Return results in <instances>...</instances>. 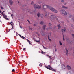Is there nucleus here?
I'll return each instance as SVG.
<instances>
[{"instance_id":"obj_1","label":"nucleus","mask_w":74,"mask_h":74,"mask_svg":"<svg viewBox=\"0 0 74 74\" xmlns=\"http://www.w3.org/2000/svg\"><path fill=\"white\" fill-rule=\"evenodd\" d=\"M42 7L43 8L44 10H45V9H47V8H48V9L49 5H45L44 4H43Z\"/></svg>"},{"instance_id":"obj_2","label":"nucleus","mask_w":74,"mask_h":74,"mask_svg":"<svg viewBox=\"0 0 74 74\" xmlns=\"http://www.w3.org/2000/svg\"><path fill=\"white\" fill-rule=\"evenodd\" d=\"M34 7L35 8H38V9L41 8V6H40L39 5H37L36 4L34 5Z\"/></svg>"},{"instance_id":"obj_3","label":"nucleus","mask_w":74,"mask_h":74,"mask_svg":"<svg viewBox=\"0 0 74 74\" xmlns=\"http://www.w3.org/2000/svg\"><path fill=\"white\" fill-rule=\"evenodd\" d=\"M2 14L3 15V18L5 19H6V20H9V19L8 18H7V15H5V14H4L3 12L2 13Z\"/></svg>"},{"instance_id":"obj_4","label":"nucleus","mask_w":74,"mask_h":74,"mask_svg":"<svg viewBox=\"0 0 74 74\" xmlns=\"http://www.w3.org/2000/svg\"><path fill=\"white\" fill-rule=\"evenodd\" d=\"M61 12L63 14L65 15H67V13L66 12V11L64 10H61Z\"/></svg>"},{"instance_id":"obj_5","label":"nucleus","mask_w":74,"mask_h":74,"mask_svg":"<svg viewBox=\"0 0 74 74\" xmlns=\"http://www.w3.org/2000/svg\"><path fill=\"white\" fill-rule=\"evenodd\" d=\"M48 9H49L50 10H51V11H52V12H53V10H54V9H55L53 7L49 6Z\"/></svg>"},{"instance_id":"obj_6","label":"nucleus","mask_w":74,"mask_h":74,"mask_svg":"<svg viewBox=\"0 0 74 74\" xmlns=\"http://www.w3.org/2000/svg\"><path fill=\"white\" fill-rule=\"evenodd\" d=\"M49 66L51 68L50 70H52V71H54V72H56V70H55V69L51 67V66L50 65H49Z\"/></svg>"},{"instance_id":"obj_7","label":"nucleus","mask_w":74,"mask_h":74,"mask_svg":"<svg viewBox=\"0 0 74 74\" xmlns=\"http://www.w3.org/2000/svg\"><path fill=\"white\" fill-rule=\"evenodd\" d=\"M37 15L38 16V17H40V16L42 18L44 16V14H40L39 13H38L37 14Z\"/></svg>"},{"instance_id":"obj_8","label":"nucleus","mask_w":74,"mask_h":74,"mask_svg":"<svg viewBox=\"0 0 74 74\" xmlns=\"http://www.w3.org/2000/svg\"><path fill=\"white\" fill-rule=\"evenodd\" d=\"M67 69H68V70H71V67H70V65H67Z\"/></svg>"},{"instance_id":"obj_9","label":"nucleus","mask_w":74,"mask_h":74,"mask_svg":"<svg viewBox=\"0 0 74 74\" xmlns=\"http://www.w3.org/2000/svg\"><path fill=\"white\" fill-rule=\"evenodd\" d=\"M54 17H55V15L53 14H52L50 16V18H51V19H53Z\"/></svg>"},{"instance_id":"obj_10","label":"nucleus","mask_w":74,"mask_h":74,"mask_svg":"<svg viewBox=\"0 0 74 74\" xmlns=\"http://www.w3.org/2000/svg\"><path fill=\"white\" fill-rule=\"evenodd\" d=\"M19 35L20 37L23 38V39H24V40H25L26 39V38H25V37L21 36V35L20 34H19Z\"/></svg>"},{"instance_id":"obj_11","label":"nucleus","mask_w":74,"mask_h":74,"mask_svg":"<svg viewBox=\"0 0 74 74\" xmlns=\"http://www.w3.org/2000/svg\"><path fill=\"white\" fill-rule=\"evenodd\" d=\"M66 68V67H65V66L64 64H62V69H65Z\"/></svg>"},{"instance_id":"obj_12","label":"nucleus","mask_w":74,"mask_h":74,"mask_svg":"<svg viewBox=\"0 0 74 74\" xmlns=\"http://www.w3.org/2000/svg\"><path fill=\"white\" fill-rule=\"evenodd\" d=\"M53 12H54L55 13H58V10L54 9Z\"/></svg>"},{"instance_id":"obj_13","label":"nucleus","mask_w":74,"mask_h":74,"mask_svg":"<svg viewBox=\"0 0 74 74\" xmlns=\"http://www.w3.org/2000/svg\"><path fill=\"white\" fill-rule=\"evenodd\" d=\"M9 3H10V4H11V5H12L13 3V1H12V0H9Z\"/></svg>"},{"instance_id":"obj_14","label":"nucleus","mask_w":74,"mask_h":74,"mask_svg":"<svg viewBox=\"0 0 74 74\" xmlns=\"http://www.w3.org/2000/svg\"><path fill=\"white\" fill-rule=\"evenodd\" d=\"M62 7L63 8H64L65 9H68V8L67 7H66L63 5L62 6Z\"/></svg>"},{"instance_id":"obj_15","label":"nucleus","mask_w":74,"mask_h":74,"mask_svg":"<svg viewBox=\"0 0 74 74\" xmlns=\"http://www.w3.org/2000/svg\"><path fill=\"white\" fill-rule=\"evenodd\" d=\"M45 67H46V68H47L48 69H49V70H51V69L49 68V67L48 66H45Z\"/></svg>"},{"instance_id":"obj_16","label":"nucleus","mask_w":74,"mask_h":74,"mask_svg":"<svg viewBox=\"0 0 74 74\" xmlns=\"http://www.w3.org/2000/svg\"><path fill=\"white\" fill-rule=\"evenodd\" d=\"M57 26L58 27V29H60V28L61 27L60 26V24L58 25Z\"/></svg>"},{"instance_id":"obj_17","label":"nucleus","mask_w":74,"mask_h":74,"mask_svg":"<svg viewBox=\"0 0 74 74\" xmlns=\"http://www.w3.org/2000/svg\"><path fill=\"white\" fill-rule=\"evenodd\" d=\"M10 24H11V25L12 26V28L13 29V25H14V23H13V22H10Z\"/></svg>"},{"instance_id":"obj_18","label":"nucleus","mask_w":74,"mask_h":74,"mask_svg":"<svg viewBox=\"0 0 74 74\" xmlns=\"http://www.w3.org/2000/svg\"><path fill=\"white\" fill-rule=\"evenodd\" d=\"M50 14H51V13H49L48 14H46L45 15V16H49Z\"/></svg>"},{"instance_id":"obj_19","label":"nucleus","mask_w":74,"mask_h":74,"mask_svg":"<svg viewBox=\"0 0 74 74\" xmlns=\"http://www.w3.org/2000/svg\"><path fill=\"white\" fill-rule=\"evenodd\" d=\"M27 42H29V43L30 44V45H32V44H31V43H30V41H29V40L28 39H27Z\"/></svg>"},{"instance_id":"obj_20","label":"nucleus","mask_w":74,"mask_h":74,"mask_svg":"<svg viewBox=\"0 0 74 74\" xmlns=\"http://www.w3.org/2000/svg\"><path fill=\"white\" fill-rule=\"evenodd\" d=\"M64 32H66V28H64V29H62V32H63V31H64Z\"/></svg>"},{"instance_id":"obj_21","label":"nucleus","mask_w":74,"mask_h":74,"mask_svg":"<svg viewBox=\"0 0 74 74\" xmlns=\"http://www.w3.org/2000/svg\"><path fill=\"white\" fill-rule=\"evenodd\" d=\"M66 55H67L68 54V50H67V49H66Z\"/></svg>"},{"instance_id":"obj_22","label":"nucleus","mask_w":74,"mask_h":74,"mask_svg":"<svg viewBox=\"0 0 74 74\" xmlns=\"http://www.w3.org/2000/svg\"><path fill=\"white\" fill-rule=\"evenodd\" d=\"M46 26V25H44L43 26V30L45 29V28Z\"/></svg>"},{"instance_id":"obj_23","label":"nucleus","mask_w":74,"mask_h":74,"mask_svg":"<svg viewBox=\"0 0 74 74\" xmlns=\"http://www.w3.org/2000/svg\"><path fill=\"white\" fill-rule=\"evenodd\" d=\"M40 24H41V25H42L43 23H44V22L42 21H41L40 22Z\"/></svg>"},{"instance_id":"obj_24","label":"nucleus","mask_w":74,"mask_h":74,"mask_svg":"<svg viewBox=\"0 0 74 74\" xmlns=\"http://www.w3.org/2000/svg\"><path fill=\"white\" fill-rule=\"evenodd\" d=\"M48 38L49 39V41H51V39H49V35H48Z\"/></svg>"},{"instance_id":"obj_25","label":"nucleus","mask_w":74,"mask_h":74,"mask_svg":"<svg viewBox=\"0 0 74 74\" xmlns=\"http://www.w3.org/2000/svg\"><path fill=\"white\" fill-rule=\"evenodd\" d=\"M29 28L30 30H33V28H32V27H29Z\"/></svg>"},{"instance_id":"obj_26","label":"nucleus","mask_w":74,"mask_h":74,"mask_svg":"<svg viewBox=\"0 0 74 74\" xmlns=\"http://www.w3.org/2000/svg\"><path fill=\"white\" fill-rule=\"evenodd\" d=\"M42 63H40V64H39V66H40V67H42Z\"/></svg>"},{"instance_id":"obj_27","label":"nucleus","mask_w":74,"mask_h":74,"mask_svg":"<svg viewBox=\"0 0 74 74\" xmlns=\"http://www.w3.org/2000/svg\"><path fill=\"white\" fill-rule=\"evenodd\" d=\"M59 43H60V44L61 45H62V42H61L60 41H59Z\"/></svg>"},{"instance_id":"obj_28","label":"nucleus","mask_w":74,"mask_h":74,"mask_svg":"<svg viewBox=\"0 0 74 74\" xmlns=\"http://www.w3.org/2000/svg\"><path fill=\"white\" fill-rule=\"evenodd\" d=\"M61 2H62V3H64V0H61Z\"/></svg>"},{"instance_id":"obj_29","label":"nucleus","mask_w":74,"mask_h":74,"mask_svg":"<svg viewBox=\"0 0 74 74\" xmlns=\"http://www.w3.org/2000/svg\"><path fill=\"white\" fill-rule=\"evenodd\" d=\"M71 27H72V28H73V29H74V27L73 26V25H71Z\"/></svg>"},{"instance_id":"obj_30","label":"nucleus","mask_w":74,"mask_h":74,"mask_svg":"<svg viewBox=\"0 0 74 74\" xmlns=\"http://www.w3.org/2000/svg\"><path fill=\"white\" fill-rule=\"evenodd\" d=\"M49 58L50 59H52V57H51V56H49Z\"/></svg>"},{"instance_id":"obj_31","label":"nucleus","mask_w":74,"mask_h":74,"mask_svg":"<svg viewBox=\"0 0 74 74\" xmlns=\"http://www.w3.org/2000/svg\"><path fill=\"white\" fill-rule=\"evenodd\" d=\"M34 4V2L32 1L31 3V4Z\"/></svg>"},{"instance_id":"obj_32","label":"nucleus","mask_w":74,"mask_h":74,"mask_svg":"<svg viewBox=\"0 0 74 74\" xmlns=\"http://www.w3.org/2000/svg\"><path fill=\"white\" fill-rule=\"evenodd\" d=\"M43 54L44 53H45V52H44L43 51H42L41 52Z\"/></svg>"},{"instance_id":"obj_33","label":"nucleus","mask_w":74,"mask_h":74,"mask_svg":"<svg viewBox=\"0 0 74 74\" xmlns=\"http://www.w3.org/2000/svg\"><path fill=\"white\" fill-rule=\"evenodd\" d=\"M33 38L34 41H36V39L34 38Z\"/></svg>"},{"instance_id":"obj_34","label":"nucleus","mask_w":74,"mask_h":74,"mask_svg":"<svg viewBox=\"0 0 74 74\" xmlns=\"http://www.w3.org/2000/svg\"><path fill=\"white\" fill-rule=\"evenodd\" d=\"M64 5H66L67 4V3H64Z\"/></svg>"},{"instance_id":"obj_35","label":"nucleus","mask_w":74,"mask_h":74,"mask_svg":"<svg viewBox=\"0 0 74 74\" xmlns=\"http://www.w3.org/2000/svg\"><path fill=\"white\" fill-rule=\"evenodd\" d=\"M40 40H38V41L36 40V42H40Z\"/></svg>"},{"instance_id":"obj_36","label":"nucleus","mask_w":74,"mask_h":74,"mask_svg":"<svg viewBox=\"0 0 74 74\" xmlns=\"http://www.w3.org/2000/svg\"><path fill=\"white\" fill-rule=\"evenodd\" d=\"M36 34H38V36H40V34H38V32H36Z\"/></svg>"},{"instance_id":"obj_37","label":"nucleus","mask_w":74,"mask_h":74,"mask_svg":"<svg viewBox=\"0 0 74 74\" xmlns=\"http://www.w3.org/2000/svg\"><path fill=\"white\" fill-rule=\"evenodd\" d=\"M58 21H59V22H60V23H61V22L62 21V20H59Z\"/></svg>"},{"instance_id":"obj_38","label":"nucleus","mask_w":74,"mask_h":74,"mask_svg":"<svg viewBox=\"0 0 74 74\" xmlns=\"http://www.w3.org/2000/svg\"><path fill=\"white\" fill-rule=\"evenodd\" d=\"M27 21H28V22L29 23H30V21H29V20H27Z\"/></svg>"},{"instance_id":"obj_39","label":"nucleus","mask_w":74,"mask_h":74,"mask_svg":"<svg viewBox=\"0 0 74 74\" xmlns=\"http://www.w3.org/2000/svg\"><path fill=\"white\" fill-rule=\"evenodd\" d=\"M52 25V24H51V23H49V26H51V25Z\"/></svg>"},{"instance_id":"obj_40","label":"nucleus","mask_w":74,"mask_h":74,"mask_svg":"<svg viewBox=\"0 0 74 74\" xmlns=\"http://www.w3.org/2000/svg\"><path fill=\"white\" fill-rule=\"evenodd\" d=\"M11 16L12 17H12L13 16V14H11Z\"/></svg>"},{"instance_id":"obj_41","label":"nucleus","mask_w":74,"mask_h":74,"mask_svg":"<svg viewBox=\"0 0 74 74\" xmlns=\"http://www.w3.org/2000/svg\"><path fill=\"white\" fill-rule=\"evenodd\" d=\"M72 37H74V34H72Z\"/></svg>"},{"instance_id":"obj_42","label":"nucleus","mask_w":74,"mask_h":74,"mask_svg":"<svg viewBox=\"0 0 74 74\" xmlns=\"http://www.w3.org/2000/svg\"><path fill=\"white\" fill-rule=\"evenodd\" d=\"M55 52H56V51H57V49H56V48L55 49Z\"/></svg>"},{"instance_id":"obj_43","label":"nucleus","mask_w":74,"mask_h":74,"mask_svg":"<svg viewBox=\"0 0 74 74\" xmlns=\"http://www.w3.org/2000/svg\"><path fill=\"white\" fill-rule=\"evenodd\" d=\"M63 40L64 41L65 39H64V36H63Z\"/></svg>"},{"instance_id":"obj_44","label":"nucleus","mask_w":74,"mask_h":74,"mask_svg":"<svg viewBox=\"0 0 74 74\" xmlns=\"http://www.w3.org/2000/svg\"><path fill=\"white\" fill-rule=\"evenodd\" d=\"M33 26H36V25L35 24H34L33 25Z\"/></svg>"},{"instance_id":"obj_45","label":"nucleus","mask_w":74,"mask_h":74,"mask_svg":"<svg viewBox=\"0 0 74 74\" xmlns=\"http://www.w3.org/2000/svg\"><path fill=\"white\" fill-rule=\"evenodd\" d=\"M15 71V69H13L12 70V71L13 72V71Z\"/></svg>"},{"instance_id":"obj_46","label":"nucleus","mask_w":74,"mask_h":74,"mask_svg":"<svg viewBox=\"0 0 74 74\" xmlns=\"http://www.w3.org/2000/svg\"><path fill=\"white\" fill-rule=\"evenodd\" d=\"M26 49V48H24L23 49V50L24 51H25V49Z\"/></svg>"},{"instance_id":"obj_47","label":"nucleus","mask_w":74,"mask_h":74,"mask_svg":"<svg viewBox=\"0 0 74 74\" xmlns=\"http://www.w3.org/2000/svg\"><path fill=\"white\" fill-rule=\"evenodd\" d=\"M47 56L48 58H49V55H48L47 54L46 55Z\"/></svg>"},{"instance_id":"obj_48","label":"nucleus","mask_w":74,"mask_h":74,"mask_svg":"<svg viewBox=\"0 0 74 74\" xmlns=\"http://www.w3.org/2000/svg\"><path fill=\"white\" fill-rule=\"evenodd\" d=\"M1 14H2V13L0 14V17H1Z\"/></svg>"},{"instance_id":"obj_49","label":"nucleus","mask_w":74,"mask_h":74,"mask_svg":"<svg viewBox=\"0 0 74 74\" xmlns=\"http://www.w3.org/2000/svg\"><path fill=\"white\" fill-rule=\"evenodd\" d=\"M43 47L45 49H46V48H45V47H44L43 46Z\"/></svg>"},{"instance_id":"obj_50","label":"nucleus","mask_w":74,"mask_h":74,"mask_svg":"<svg viewBox=\"0 0 74 74\" xmlns=\"http://www.w3.org/2000/svg\"><path fill=\"white\" fill-rule=\"evenodd\" d=\"M1 9H3V7H1Z\"/></svg>"},{"instance_id":"obj_51","label":"nucleus","mask_w":74,"mask_h":74,"mask_svg":"<svg viewBox=\"0 0 74 74\" xmlns=\"http://www.w3.org/2000/svg\"><path fill=\"white\" fill-rule=\"evenodd\" d=\"M11 30V29H10L8 31V32H10Z\"/></svg>"},{"instance_id":"obj_52","label":"nucleus","mask_w":74,"mask_h":74,"mask_svg":"<svg viewBox=\"0 0 74 74\" xmlns=\"http://www.w3.org/2000/svg\"><path fill=\"white\" fill-rule=\"evenodd\" d=\"M20 28H22V26H20Z\"/></svg>"},{"instance_id":"obj_53","label":"nucleus","mask_w":74,"mask_h":74,"mask_svg":"<svg viewBox=\"0 0 74 74\" xmlns=\"http://www.w3.org/2000/svg\"><path fill=\"white\" fill-rule=\"evenodd\" d=\"M5 12V11H3V12H3H3Z\"/></svg>"},{"instance_id":"obj_54","label":"nucleus","mask_w":74,"mask_h":74,"mask_svg":"<svg viewBox=\"0 0 74 74\" xmlns=\"http://www.w3.org/2000/svg\"><path fill=\"white\" fill-rule=\"evenodd\" d=\"M0 13H1V11L0 10Z\"/></svg>"},{"instance_id":"obj_55","label":"nucleus","mask_w":74,"mask_h":74,"mask_svg":"<svg viewBox=\"0 0 74 74\" xmlns=\"http://www.w3.org/2000/svg\"><path fill=\"white\" fill-rule=\"evenodd\" d=\"M49 29H50V28H49Z\"/></svg>"}]
</instances>
